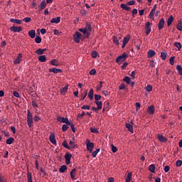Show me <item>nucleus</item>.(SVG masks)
Returning a JSON list of instances; mask_svg holds the SVG:
<instances>
[{"label":"nucleus","mask_w":182,"mask_h":182,"mask_svg":"<svg viewBox=\"0 0 182 182\" xmlns=\"http://www.w3.org/2000/svg\"><path fill=\"white\" fill-rule=\"evenodd\" d=\"M81 32L84 34V38H87V26L84 28H79V31H77L74 34L73 41L75 43H80L82 38Z\"/></svg>","instance_id":"nucleus-1"},{"label":"nucleus","mask_w":182,"mask_h":182,"mask_svg":"<svg viewBox=\"0 0 182 182\" xmlns=\"http://www.w3.org/2000/svg\"><path fill=\"white\" fill-rule=\"evenodd\" d=\"M57 120L58 122H66V124H68L69 125H70V127L73 131V133H75L76 129L75 127V124H73V122H72V120L69 121V119H68V117H58Z\"/></svg>","instance_id":"nucleus-2"},{"label":"nucleus","mask_w":182,"mask_h":182,"mask_svg":"<svg viewBox=\"0 0 182 182\" xmlns=\"http://www.w3.org/2000/svg\"><path fill=\"white\" fill-rule=\"evenodd\" d=\"M33 122V117L32 115L31 111L30 109H27V124L28 127H32Z\"/></svg>","instance_id":"nucleus-3"},{"label":"nucleus","mask_w":182,"mask_h":182,"mask_svg":"<svg viewBox=\"0 0 182 182\" xmlns=\"http://www.w3.org/2000/svg\"><path fill=\"white\" fill-rule=\"evenodd\" d=\"M85 144H86L87 150L89 151L90 152H92V151L95 147V144L93 143V141H90V140H89V138H87Z\"/></svg>","instance_id":"nucleus-4"},{"label":"nucleus","mask_w":182,"mask_h":182,"mask_svg":"<svg viewBox=\"0 0 182 182\" xmlns=\"http://www.w3.org/2000/svg\"><path fill=\"white\" fill-rule=\"evenodd\" d=\"M135 4V0H129V2H127V4H121V7L122 9H124L125 11H130L131 7L130 5H134Z\"/></svg>","instance_id":"nucleus-5"},{"label":"nucleus","mask_w":182,"mask_h":182,"mask_svg":"<svg viewBox=\"0 0 182 182\" xmlns=\"http://www.w3.org/2000/svg\"><path fill=\"white\" fill-rule=\"evenodd\" d=\"M128 56L129 55L126 53V52H123V54L117 56L116 61L117 63H124V61H126V59H127Z\"/></svg>","instance_id":"nucleus-6"},{"label":"nucleus","mask_w":182,"mask_h":182,"mask_svg":"<svg viewBox=\"0 0 182 182\" xmlns=\"http://www.w3.org/2000/svg\"><path fill=\"white\" fill-rule=\"evenodd\" d=\"M145 31H146V34L149 36V34H150V32L151 31V21H146V23H145Z\"/></svg>","instance_id":"nucleus-7"},{"label":"nucleus","mask_w":182,"mask_h":182,"mask_svg":"<svg viewBox=\"0 0 182 182\" xmlns=\"http://www.w3.org/2000/svg\"><path fill=\"white\" fill-rule=\"evenodd\" d=\"M71 158H72V154H70V152H66V154H65L66 165L70 164Z\"/></svg>","instance_id":"nucleus-8"},{"label":"nucleus","mask_w":182,"mask_h":182,"mask_svg":"<svg viewBox=\"0 0 182 182\" xmlns=\"http://www.w3.org/2000/svg\"><path fill=\"white\" fill-rule=\"evenodd\" d=\"M130 34H127V36H125L123 39V43H122V48H124L126 45H127V43L130 41Z\"/></svg>","instance_id":"nucleus-9"},{"label":"nucleus","mask_w":182,"mask_h":182,"mask_svg":"<svg viewBox=\"0 0 182 182\" xmlns=\"http://www.w3.org/2000/svg\"><path fill=\"white\" fill-rule=\"evenodd\" d=\"M133 120H130V124H125L126 127H127L128 131H130V133H134V127H133Z\"/></svg>","instance_id":"nucleus-10"},{"label":"nucleus","mask_w":182,"mask_h":182,"mask_svg":"<svg viewBox=\"0 0 182 182\" xmlns=\"http://www.w3.org/2000/svg\"><path fill=\"white\" fill-rule=\"evenodd\" d=\"M164 25H165L164 18H161L158 23V28L159 29V31H161V28H164Z\"/></svg>","instance_id":"nucleus-11"},{"label":"nucleus","mask_w":182,"mask_h":182,"mask_svg":"<svg viewBox=\"0 0 182 182\" xmlns=\"http://www.w3.org/2000/svg\"><path fill=\"white\" fill-rule=\"evenodd\" d=\"M92 31V27L90 23L86 24V38H89L90 36V31Z\"/></svg>","instance_id":"nucleus-12"},{"label":"nucleus","mask_w":182,"mask_h":182,"mask_svg":"<svg viewBox=\"0 0 182 182\" xmlns=\"http://www.w3.org/2000/svg\"><path fill=\"white\" fill-rule=\"evenodd\" d=\"M147 111H148V113H149V114H154L155 106H154V104H151V106H149Z\"/></svg>","instance_id":"nucleus-13"},{"label":"nucleus","mask_w":182,"mask_h":182,"mask_svg":"<svg viewBox=\"0 0 182 182\" xmlns=\"http://www.w3.org/2000/svg\"><path fill=\"white\" fill-rule=\"evenodd\" d=\"M50 141H51V144H56V138H55V134L54 133H51L50 134Z\"/></svg>","instance_id":"nucleus-14"},{"label":"nucleus","mask_w":182,"mask_h":182,"mask_svg":"<svg viewBox=\"0 0 182 182\" xmlns=\"http://www.w3.org/2000/svg\"><path fill=\"white\" fill-rule=\"evenodd\" d=\"M61 20L60 16H57L55 18H51L50 23H60Z\"/></svg>","instance_id":"nucleus-15"},{"label":"nucleus","mask_w":182,"mask_h":182,"mask_svg":"<svg viewBox=\"0 0 182 182\" xmlns=\"http://www.w3.org/2000/svg\"><path fill=\"white\" fill-rule=\"evenodd\" d=\"M21 60L22 54H18L17 58H16V59L14 60V65H18V63H21Z\"/></svg>","instance_id":"nucleus-16"},{"label":"nucleus","mask_w":182,"mask_h":182,"mask_svg":"<svg viewBox=\"0 0 182 182\" xmlns=\"http://www.w3.org/2000/svg\"><path fill=\"white\" fill-rule=\"evenodd\" d=\"M157 138L159 141L165 142L168 141V138L164 136V134H158Z\"/></svg>","instance_id":"nucleus-17"},{"label":"nucleus","mask_w":182,"mask_h":182,"mask_svg":"<svg viewBox=\"0 0 182 182\" xmlns=\"http://www.w3.org/2000/svg\"><path fill=\"white\" fill-rule=\"evenodd\" d=\"M69 147H70V149H75V148L78 147V145H77V144L75 143V141H73V140H70Z\"/></svg>","instance_id":"nucleus-18"},{"label":"nucleus","mask_w":182,"mask_h":182,"mask_svg":"<svg viewBox=\"0 0 182 182\" xmlns=\"http://www.w3.org/2000/svg\"><path fill=\"white\" fill-rule=\"evenodd\" d=\"M46 50V48H38L37 50H36V54H38L39 55H42V54H44V52Z\"/></svg>","instance_id":"nucleus-19"},{"label":"nucleus","mask_w":182,"mask_h":182,"mask_svg":"<svg viewBox=\"0 0 182 182\" xmlns=\"http://www.w3.org/2000/svg\"><path fill=\"white\" fill-rule=\"evenodd\" d=\"M156 55L155 50H153L152 48L150 49V50H148L147 55L148 58H154V56Z\"/></svg>","instance_id":"nucleus-20"},{"label":"nucleus","mask_w":182,"mask_h":182,"mask_svg":"<svg viewBox=\"0 0 182 182\" xmlns=\"http://www.w3.org/2000/svg\"><path fill=\"white\" fill-rule=\"evenodd\" d=\"M49 72H53V73H62L63 70L62 68H50L49 69Z\"/></svg>","instance_id":"nucleus-21"},{"label":"nucleus","mask_w":182,"mask_h":182,"mask_svg":"<svg viewBox=\"0 0 182 182\" xmlns=\"http://www.w3.org/2000/svg\"><path fill=\"white\" fill-rule=\"evenodd\" d=\"M46 0H43L42 2H41L40 4V7H39V11H43V9H45V8L46 7Z\"/></svg>","instance_id":"nucleus-22"},{"label":"nucleus","mask_w":182,"mask_h":182,"mask_svg":"<svg viewBox=\"0 0 182 182\" xmlns=\"http://www.w3.org/2000/svg\"><path fill=\"white\" fill-rule=\"evenodd\" d=\"M50 65H53V66H59V61L58 59H51V61H50Z\"/></svg>","instance_id":"nucleus-23"},{"label":"nucleus","mask_w":182,"mask_h":182,"mask_svg":"<svg viewBox=\"0 0 182 182\" xmlns=\"http://www.w3.org/2000/svg\"><path fill=\"white\" fill-rule=\"evenodd\" d=\"M11 31H13L14 32H21L22 31V27H16L15 26H13L11 27Z\"/></svg>","instance_id":"nucleus-24"},{"label":"nucleus","mask_w":182,"mask_h":182,"mask_svg":"<svg viewBox=\"0 0 182 182\" xmlns=\"http://www.w3.org/2000/svg\"><path fill=\"white\" fill-rule=\"evenodd\" d=\"M174 21V18L173 16H172V14L171 15V16H169L168 18V20H167V25H168V27H170V25H171V23H173V21Z\"/></svg>","instance_id":"nucleus-25"},{"label":"nucleus","mask_w":182,"mask_h":182,"mask_svg":"<svg viewBox=\"0 0 182 182\" xmlns=\"http://www.w3.org/2000/svg\"><path fill=\"white\" fill-rule=\"evenodd\" d=\"M68 87H69L68 85H66L65 86H64L63 88H61L60 93L62 95H65L68 92Z\"/></svg>","instance_id":"nucleus-26"},{"label":"nucleus","mask_w":182,"mask_h":182,"mask_svg":"<svg viewBox=\"0 0 182 182\" xmlns=\"http://www.w3.org/2000/svg\"><path fill=\"white\" fill-rule=\"evenodd\" d=\"M28 35L30 36L31 38H36V31L32 28L31 31H29Z\"/></svg>","instance_id":"nucleus-27"},{"label":"nucleus","mask_w":182,"mask_h":182,"mask_svg":"<svg viewBox=\"0 0 182 182\" xmlns=\"http://www.w3.org/2000/svg\"><path fill=\"white\" fill-rule=\"evenodd\" d=\"M88 97H89V99H90V100H93V97H94L93 88H90V92H88Z\"/></svg>","instance_id":"nucleus-28"},{"label":"nucleus","mask_w":182,"mask_h":182,"mask_svg":"<svg viewBox=\"0 0 182 182\" xmlns=\"http://www.w3.org/2000/svg\"><path fill=\"white\" fill-rule=\"evenodd\" d=\"M87 95V90H85L84 92H81V99H80V100H85V99H86Z\"/></svg>","instance_id":"nucleus-29"},{"label":"nucleus","mask_w":182,"mask_h":182,"mask_svg":"<svg viewBox=\"0 0 182 182\" xmlns=\"http://www.w3.org/2000/svg\"><path fill=\"white\" fill-rule=\"evenodd\" d=\"M109 106H110V102H109L108 100H105V102L104 103L103 111H106V109H109Z\"/></svg>","instance_id":"nucleus-30"},{"label":"nucleus","mask_w":182,"mask_h":182,"mask_svg":"<svg viewBox=\"0 0 182 182\" xmlns=\"http://www.w3.org/2000/svg\"><path fill=\"white\" fill-rule=\"evenodd\" d=\"M103 107L102 100H98V102H97V113H98L99 109H102Z\"/></svg>","instance_id":"nucleus-31"},{"label":"nucleus","mask_w":182,"mask_h":182,"mask_svg":"<svg viewBox=\"0 0 182 182\" xmlns=\"http://www.w3.org/2000/svg\"><path fill=\"white\" fill-rule=\"evenodd\" d=\"M167 55H168V54H167L166 50H162V52H161V59L166 60V58H167Z\"/></svg>","instance_id":"nucleus-32"},{"label":"nucleus","mask_w":182,"mask_h":182,"mask_svg":"<svg viewBox=\"0 0 182 182\" xmlns=\"http://www.w3.org/2000/svg\"><path fill=\"white\" fill-rule=\"evenodd\" d=\"M38 61H41V63H44L46 61V55L41 54V55H39Z\"/></svg>","instance_id":"nucleus-33"},{"label":"nucleus","mask_w":182,"mask_h":182,"mask_svg":"<svg viewBox=\"0 0 182 182\" xmlns=\"http://www.w3.org/2000/svg\"><path fill=\"white\" fill-rule=\"evenodd\" d=\"M71 179H75V174H76V168H73L72 171L70 172Z\"/></svg>","instance_id":"nucleus-34"},{"label":"nucleus","mask_w":182,"mask_h":182,"mask_svg":"<svg viewBox=\"0 0 182 182\" xmlns=\"http://www.w3.org/2000/svg\"><path fill=\"white\" fill-rule=\"evenodd\" d=\"M14 138L13 136H10L9 138H7L6 144L9 145H11V144H14Z\"/></svg>","instance_id":"nucleus-35"},{"label":"nucleus","mask_w":182,"mask_h":182,"mask_svg":"<svg viewBox=\"0 0 182 182\" xmlns=\"http://www.w3.org/2000/svg\"><path fill=\"white\" fill-rule=\"evenodd\" d=\"M102 99L101 95H97V94H95V102L97 104V107H98V102L99 100Z\"/></svg>","instance_id":"nucleus-36"},{"label":"nucleus","mask_w":182,"mask_h":182,"mask_svg":"<svg viewBox=\"0 0 182 182\" xmlns=\"http://www.w3.org/2000/svg\"><path fill=\"white\" fill-rule=\"evenodd\" d=\"M132 179V172H129L128 176H127L125 181L129 182Z\"/></svg>","instance_id":"nucleus-37"},{"label":"nucleus","mask_w":182,"mask_h":182,"mask_svg":"<svg viewBox=\"0 0 182 182\" xmlns=\"http://www.w3.org/2000/svg\"><path fill=\"white\" fill-rule=\"evenodd\" d=\"M63 124L62 126V130L63 131H68V129H69V124H67V122H63Z\"/></svg>","instance_id":"nucleus-38"},{"label":"nucleus","mask_w":182,"mask_h":182,"mask_svg":"<svg viewBox=\"0 0 182 182\" xmlns=\"http://www.w3.org/2000/svg\"><path fill=\"white\" fill-rule=\"evenodd\" d=\"M10 21L13 22V23H18V24L21 23V20H18L16 19V18H11Z\"/></svg>","instance_id":"nucleus-39"},{"label":"nucleus","mask_w":182,"mask_h":182,"mask_svg":"<svg viewBox=\"0 0 182 182\" xmlns=\"http://www.w3.org/2000/svg\"><path fill=\"white\" fill-rule=\"evenodd\" d=\"M68 169L67 165H61V167H60L59 171L61 173L65 172V170Z\"/></svg>","instance_id":"nucleus-40"},{"label":"nucleus","mask_w":182,"mask_h":182,"mask_svg":"<svg viewBox=\"0 0 182 182\" xmlns=\"http://www.w3.org/2000/svg\"><path fill=\"white\" fill-rule=\"evenodd\" d=\"M149 170H150L151 172L155 173L156 172V166L154 164L149 165Z\"/></svg>","instance_id":"nucleus-41"},{"label":"nucleus","mask_w":182,"mask_h":182,"mask_svg":"<svg viewBox=\"0 0 182 182\" xmlns=\"http://www.w3.org/2000/svg\"><path fill=\"white\" fill-rule=\"evenodd\" d=\"M146 92H152L153 86L151 85H147L145 86Z\"/></svg>","instance_id":"nucleus-42"},{"label":"nucleus","mask_w":182,"mask_h":182,"mask_svg":"<svg viewBox=\"0 0 182 182\" xmlns=\"http://www.w3.org/2000/svg\"><path fill=\"white\" fill-rule=\"evenodd\" d=\"M149 17L151 20H154V7L150 11Z\"/></svg>","instance_id":"nucleus-43"},{"label":"nucleus","mask_w":182,"mask_h":182,"mask_svg":"<svg viewBox=\"0 0 182 182\" xmlns=\"http://www.w3.org/2000/svg\"><path fill=\"white\" fill-rule=\"evenodd\" d=\"M176 28H178V31H182V20L178 21V25Z\"/></svg>","instance_id":"nucleus-44"},{"label":"nucleus","mask_w":182,"mask_h":182,"mask_svg":"<svg viewBox=\"0 0 182 182\" xmlns=\"http://www.w3.org/2000/svg\"><path fill=\"white\" fill-rule=\"evenodd\" d=\"M176 70H178V73L180 75H182V67L181 65H176Z\"/></svg>","instance_id":"nucleus-45"},{"label":"nucleus","mask_w":182,"mask_h":182,"mask_svg":"<svg viewBox=\"0 0 182 182\" xmlns=\"http://www.w3.org/2000/svg\"><path fill=\"white\" fill-rule=\"evenodd\" d=\"M174 45H175V46H176V47H177L178 50H181L182 45H181V42H180V41L176 42V43H175Z\"/></svg>","instance_id":"nucleus-46"},{"label":"nucleus","mask_w":182,"mask_h":182,"mask_svg":"<svg viewBox=\"0 0 182 182\" xmlns=\"http://www.w3.org/2000/svg\"><path fill=\"white\" fill-rule=\"evenodd\" d=\"M63 147H65V149H70V145L68 144V141L66 140H64L63 141Z\"/></svg>","instance_id":"nucleus-47"},{"label":"nucleus","mask_w":182,"mask_h":182,"mask_svg":"<svg viewBox=\"0 0 182 182\" xmlns=\"http://www.w3.org/2000/svg\"><path fill=\"white\" fill-rule=\"evenodd\" d=\"M27 178H28V182H33L32 179V174L31 172L28 173Z\"/></svg>","instance_id":"nucleus-48"},{"label":"nucleus","mask_w":182,"mask_h":182,"mask_svg":"<svg viewBox=\"0 0 182 182\" xmlns=\"http://www.w3.org/2000/svg\"><path fill=\"white\" fill-rule=\"evenodd\" d=\"M124 80L127 84H131V79H130V77H129V75L125 76V77H124Z\"/></svg>","instance_id":"nucleus-49"},{"label":"nucleus","mask_w":182,"mask_h":182,"mask_svg":"<svg viewBox=\"0 0 182 182\" xmlns=\"http://www.w3.org/2000/svg\"><path fill=\"white\" fill-rule=\"evenodd\" d=\"M100 149H96L95 151H93L92 152V157L96 158L97 154H98V152H100Z\"/></svg>","instance_id":"nucleus-50"},{"label":"nucleus","mask_w":182,"mask_h":182,"mask_svg":"<svg viewBox=\"0 0 182 182\" xmlns=\"http://www.w3.org/2000/svg\"><path fill=\"white\" fill-rule=\"evenodd\" d=\"M113 41L115 45H119V41L118 40L117 36H113Z\"/></svg>","instance_id":"nucleus-51"},{"label":"nucleus","mask_w":182,"mask_h":182,"mask_svg":"<svg viewBox=\"0 0 182 182\" xmlns=\"http://www.w3.org/2000/svg\"><path fill=\"white\" fill-rule=\"evenodd\" d=\"M170 65H174L175 55H171V58H169Z\"/></svg>","instance_id":"nucleus-52"},{"label":"nucleus","mask_w":182,"mask_h":182,"mask_svg":"<svg viewBox=\"0 0 182 182\" xmlns=\"http://www.w3.org/2000/svg\"><path fill=\"white\" fill-rule=\"evenodd\" d=\"M23 21H26V23H28L29 21H31V18L30 16H26L23 18Z\"/></svg>","instance_id":"nucleus-53"},{"label":"nucleus","mask_w":182,"mask_h":182,"mask_svg":"<svg viewBox=\"0 0 182 182\" xmlns=\"http://www.w3.org/2000/svg\"><path fill=\"white\" fill-rule=\"evenodd\" d=\"M35 41H36V43H41L42 38H41V36H36Z\"/></svg>","instance_id":"nucleus-54"},{"label":"nucleus","mask_w":182,"mask_h":182,"mask_svg":"<svg viewBox=\"0 0 182 182\" xmlns=\"http://www.w3.org/2000/svg\"><path fill=\"white\" fill-rule=\"evenodd\" d=\"M91 133H99V129H96V127H90Z\"/></svg>","instance_id":"nucleus-55"},{"label":"nucleus","mask_w":182,"mask_h":182,"mask_svg":"<svg viewBox=\"0 0 182 182\" xmlns=\"http://www.w3.org/2000/svg\"><path fill=\"white\" fill-rule=\"evenodd\" d=\"M0 182H7V179L5 178V176H0Z\"/></svg>","instance_id":"nucleus-56"},{"label":"nucleus","mask_w":182,"mask_h":182,"mask_svg":"<svg viewBox=\"0 0 182 182\" xmlns=\"http://www.w3.org/2000/svg\"><path fill=\"white\" fill-rule=\"evenodd\" d=\"M176 165V166H181V165H182V159H177Z\"/></svg>","instance_id":"nucleus-57"},{"label":"nucleus","mask_w":182,"mask_h":182,"mask_svg":"<svg viewBox=\"0 0 182 182\" xmlns=\"http://www.w3.org/2000/svg\"><path fill=\"white\" fill-rule=\"evenodd\" d=\"M85 111H82V113H79V115H77V118L79 119V118H82V117H85Z\"/></svg>","instance_id":"nucleus-58"},{"label":"nucleus","mask_w":182,"mask_h":182,"mask_svg":"<svg viewBox=\"0 0 182 182\" xmlns=\"http://www.w3.org/2000/svg\"><path fill=\"white\" fill-rule=\"evenodd\" d=\"M96 72H97V70H95V68H92V69L90 70V75H95V73H96Z\"/></svg>","instance_id":"nucleus-59"},{"label":"nucleus","mask_w":182,"mask_h":182,"mask_svg":"<svg viewBox=\"0 0 182 182\" xmlns=\"http://www.w3.org/2000/svg\"><path fill=\"white\" fill-rule=\"evenodd\" d=\"M91 55L92 58H97V52L96 50H92Z\"/></svg>","instance_id":"nucleus-60"},{"label":"nucleus","mask_w":182,"mask_h":182,"mask_svg":"<svg viewBox=\"0 0 182 182\" xmlns=\"http://www.w3.org/2000/svg\"><path fill=\"white\" fill-rule=\"evenodd\" d=\"M82 109H90V106L88 104H85L84 106H82Z\"/></svg>","instance_id":"nucleus-61"},{"label":"nucleus","mask_w":182,"mask_h":182,"mask_svg":"<svg viewBox=\"0 0 182 182\" xmlns=\"http://www.w3.org/2000/svg\"><path fill=\"white\" fill-rule=\"evenodd\" d=\"M170 165H166L164 167V172H169Z\"/></svg>","instance_id":"nucleus-62"},{"label":"nucleus","mask_w":182,"mask_h":182,"mask_svg":"<svg viewBox=\"0 0 182 182\" xmlns=\"http://www.w3.org/2000/svg\"><path fill=\"white\" fill-rule=\"evenodd\" d=\"M117 151H118L117 147H116L115 145H112V151L117 152Z\"/></svg>","instance_id":"nucleus-63"},{"label":"nucleus","mask_w":182,"mask_h":182,"mask_svg":"<svg viewBox=\"0 0 182 182\" xmlns=\"http://www.w3.org/2000/svg\"><path fill=\"white\" fill-rule=\"evenodd\" d=\"M39 120H41V117H38V115H35V117H34V121H35V122H39Z\"/></svg>","instance_id":"nucleus-64"}]
</instances>
